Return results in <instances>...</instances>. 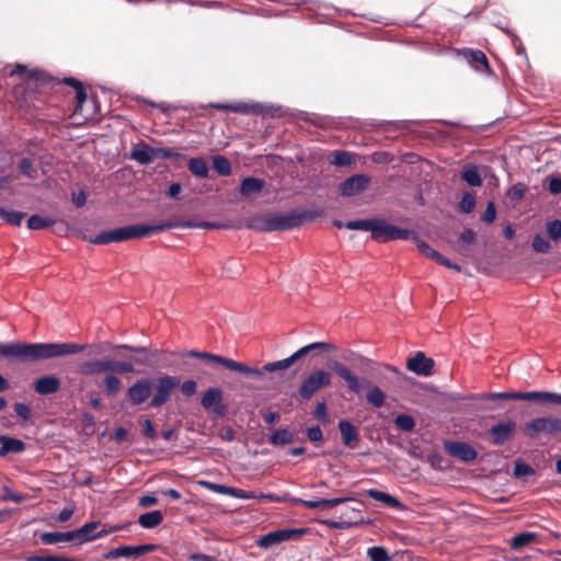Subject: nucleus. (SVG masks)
<instances>
[{
    "label": "nucleus",
    "instance_id": "39",
    "mask_svg": "<svg viewBox=\"0 0 561 561\" xmlns=\"http://www.w3.org/2000/svg\"><path fill=\"white\" fill-rule=\"evenodd\" d=\"M476 241V232L472 229H465L458 238V250L465 251L469 245Z\"/></svg>",
    "mask_w": 561,
    "mask_h": 561
},
{
    "label": "nucleus",
    "instance_id": "35",
    "mask_svg": "<svg viewBox=\"0 0 561 561\" xmlns=\"http://www.w3.org/2000/svg\"><path fill=\"white\" fill-rule=\"evenodd\" d=\"M25 214L18 210H7L0 207V218L5 220L8 224L19 227L22 224Z\"/></svg>",
    "mask_w": 561,
    "mask_h": 561
},
{
    "label": "nucleus",
    "instance_id": "27",
    "mask_svg": "<svg viewBox=\"0 0 561 561\" xmlns=\"http://www.w3.org/2000/svg\"><path fill=\"white\" fill-rule=\"evenodd\" d=\"M163 522V514L161 511H151L141 514L138 518V524L146 529L158 527Z\"/></svg>",
    "mask_w": 561,
    "mask_h": 561
},
{
    "label": "nucleus",
    "instance_id": "17",
    "mask_svg": "<svg viewBox=\"0 0 561 561\" xmlns=\"http://www.w3.org/2000/svg\"><path fill=\"white\" fill-rule=\"evenodd\" d=\"M348 497H335V499H321L317 501L302 500V499H290V501L295 504H300L306 508L311 510H323L328 507H334L342 503L347 502Z\"/></svg>",
    "mask_w": 561,
    "mask_h": 561
},
{
    "label": "nucleus",
    "instance_id": "19",
    "mask_svg": "<svg viewBox=\"0 0 561 561\" xmlns=\"http://www.w3.org/2000/svg\"><path fill=\"white\" fill-rule=\"evenodd\" d=\"M337 426L341 433L343 444L346 447L355 448L359 440V434L357 428L347 420H341Z\"/></svg>",
    "mask_w": 561,
    "mask_h": 561
},
{
    "label": "nucleus",
    "instance_id": "63",
    "mask_svg": "<svg viewBox=\"0 0 561 561\" xmlns=\"http://www.w3.org/2000/svg\"><path fill=\"white\" fill-rule=\"evenodd\" d=\"M87 202V194L83 190L72 194V203L76 207L81 208Z\"/></svg>",
    "mask_w": 561,
    "mask_h": 561
},
{
    "label": "nucleus",
    "instance_id": "23",
    "mask_svg": "<svg viewBox=\"0 0 561 561\" xmlns=\"http://www.w3.org/2000/svg\"><path fill=\"white\" fill-rule=\"evenodd\" d=\"M367 495L375 501H378L382 503L387 507L397 508V510H403L404 505L400 502L399 499L396 496H392L388 493H385L382 491L376 490V489H369L367 490Z\"/></svg>",
    "mask_w": 561,
    "mask_h": 561
},
{
    "label": "nucleus",
    "instance_id": "47",
    "mask_svg": "<svg viewBox=\"0 0 561 561\" xmlns=\"http://www.w3.org/2000/svg\"><path fill=\"white\" fill-rule=\"evenodd\" d=\"M25 561H80L76 558H68V557H61V556H37L32 554L25 557Z\"/></svg>",
    "mask_w": 561,
    "mask_h": 561
},
{
    "label": "nucleus",
    "instance_id": "60",
    "mask_svg": "<svg viewBox=\"0 0 561 561\" xmlns=\"http://www.w3.org/2000/svg\"><path fill=\"white\" fill-rule=\"evenodd\" d=\"M33 386H60V381L56 376H44L38 378Z\"/></svg>",
    "mask_w": 561,
    "mask_h": 561
},
{
    "label": "nucleus",
    "instance_id": "11",
    "mask_svg": "<svg viewBox=\"0 0 561 561\" xmlns=\"http://www.w3.org/2000/svg\"><path fill=\"white\" fill-rule=\"evenodd\" d=\"M158 546L153 543L140 545V546H121L108 550L103 554L106 560L118 559V558H139L148 552L157 550Z\"/></svg>",
    "mask_w": 561,
    "mask_h": 561
},
{
    "label": "nucleus",
    "instance_id": "52",
    "mask_svg": "<svg viewBox=\"0 0 561 561\" xmlns=\"http://www.w3.org/2000/svg\"><path fill=\"white\" fill-rule=\"evenodd\" d=\"M547 232L549 237L554 240H561V220L556 219L547 224Z\"/></svg>",
    "mask_w": 561,
    "mask_h": 561
},
{
    "label": "nucleus",
    "instance_id": "5",
    "mask_svg": "<svg viewBox=\"0 0 561 561\" xmlns=\"http://www.w3.org/2000/svg\"><path fill=\"white\" fill-rule=\"evenodd\" d=\"M307 214L298 210L288 213H267L253 217L248 227L260 232L289 230L302 225Z\"/></svg>",
    "mask_w": 561,
    "mask_h": 561
},
{
    "label": "nucleus",
    "instance_id": "34",
    "mask_svg": "<svg viewBox=\"0 0 561 561\" xmlns=\"http://www.w3.org/2000/svg\"><path fill=\"white\" fill-rule=\"evenodd\" d=\"M536 537L537 536L534 533H520L512 538L511 548L517 550L523 547H526L529 543L534 542L536 540Z\"/></svg>",
    "mask_w": 561,
    "mask_h": 561
},
{
    "label": "nucleus",
    "instance_id": "44",
    "mask_svg": "<svg viewBox=\"0 0 561 561\" xmlns=\"http://www.w3.org/2000/svg\"><path fill=\"white\" fill-rule=\"evenodd\" d=\"M367 401L374 407L379 408L383 404L385 393L380 388H370L366 394Z\"/></svg>",
    "mask_w": 561,
    "mask_h": 561
},
{
    "label": "nucleus",
    "instance_id": "2",
    "mask_svg": "<svg viewBox=\"0 0 561 561\" xmlns=\"http://www.w3.org/2000/svg\"><path fill=\"white\" fill-rule=\"evenodd\" d=\"M113 353L100 358H90L78 364L77 373L85 377H102L101 386H122V379H129L144 370H173L176 352L152 350L131 344H107Z\"/></svg>",
    "mask_w": 561,
    "mask_h": 561
},
{
    "label": "nucleus",
    "instance_id": "54",
    "mask_svg": "<svg viewBox=\"0 0 561 561\" xmlns=\"http://www.w3.org/2000/svg\"><path fill=\"white\" fill-rule=\"evenodd\" d=\"M199 484L202 486H204L205 489H207L211 492H215V493L229 495V492H230V486H227L224 484H218V483H214V482H209V481H201Z\"/></svg>",
    "mask_w": 561,
    "mask_h": 561
},
{
    "label": "nucleus",
    "instance_id": "49",
    "mask_svg": "<svg viewBox=\"0 0 561 561\" xmlns=\"http://www.w3.org/2000/svg\"><path fill=\"white\" fill-rule=\"evenodd\" d=\"M170 389L171 388H158L157 393L153 396V398L150 401V405L151 407H160L164 402H167V400L171 396Z\"/></svg>",
    "mask_w": 561,
    "mask_h": 561
},
{
    "label": "nucleus",
    "instance_id": "46",
    "mask_svg": "<svg viewBox=\"0 0 561 561\" xmlns=\"http://www.w3.org/2000/svg\"><path fill=\"white\" fill-rule=\"evenodd\" d=\"M531 247L538 253H548L551 249L549 241L541 234H536L533 238Z\"/></svg>",
    "mask_w": 561,
    "mask_h": 561
},
{
    "label": "nucleus",
    "instance_id": "41",
    "mask_svg": "<svg viewBox=\"0 0 561 561\" xmlns=\"http://www.w3.org/2000/svg\"><path fill=\"white\" fill-rule=\"evenodd\" d=\"M367 556L370 561H391L388 551L380 546H374L367 549Z\"/></svg>",
    "mask_w": 561,
    "mask_h": 561
},
{
    "label": "nucleus",
    "instance_id": "15",
    "mask_svg": "<svg viewBox=\"0 0 561 561\" xmlns=\"http://www.w3.org/2000/svg\"><path fill=\"white\" fill-rule=\"evenodd\" d=\"M445 450L451 457H455L466 462L473 461L478 457V453L476 451V449L467 443L446 442Z\"/></svg>",
    "mask_w": 561,
    "mask_h": 561
},
{
    "label": "nucleus",
    "instance_id": "38",
    "mask_svg": "<svg viewBox=\"0 0 561 561\" xmlns=\"http://www.w3.org/2000/svg\"><path fill=\"white\" fill-rule=\"evenodd\" d=\"M396 426L404 432H411L415 427L414 419L409 414H399L394 419Z\"/></svg>",
    "mask_w": 561,
    "mask_h": 561
},
{
    "label": "nucleus",
    "instance_id": "26",
    "mask_svg": "<svg viewBox=\"0 0 561 561\" xmlns=\"http://www.w3.org/2000/svg\"><path fill=\"white\" fill-rule=\"evenodd\" d=\"M265 185V181L259 178L249 176L242 180L240 185V194L242 196H251L260 193Z\"/></svg>",
    "mask_w": 561,
    "mask_h": 561
},
{
    "label": "nucleus",
    "instance_id": "61",
    "mask_svg": "<svg viewBox=\"0 0 561 561\" xmlns=\"http://www.w3.org/2000/svg\"><path fill=\"white\" fill-rule=\"evenodd\" d=\"M142 434L151 439L156 438L157 432L150 420H145L142 423Z\"/></svg>",
    "mask_w": 561,
    "mask_h": 561
},
{
    "label": "nucleus",
    "instance_id": "21",
    "mask_svg": "<svg viewBox=\"0 0 561 561\" xmlns=\"http://www.w3.org/2000/svg\"><path fill=\"white\" fill-rule=\"evenodd\" d=\"M38 538L44 545H56L59 542H70L77 540L75 531H44L38 535Z\"/></svg>",
    "mask_w": 561,
    "mask_h": 561
},
{
    "label": "nucleus",
    "instance_id": "45",
    "mask_svg": "<svg viewBox=\"0 0 561 561\" xmlns=\"http://www.w3.org/2000/svg\"><path fill=\"white\" fill-rule=\"evenodd\" d=\"M513 473L516 478H524V477L534 474L535 470L530 465H528L522 460H517L514 463V472Z\"/></svg>",
    "mask_w": 561,
    "mask_h": 561
},
{
    "label": "nucleus",
    "instance_id": "8",
    "mask_svg": "<svg viewBox=\"0 0 561 561\" xmlns=\"http://www.w3.org/2000/svg\"><path fill=\"white\" fill-rule=\"evenodd\" d=\"M307 533H309L308 528L277 529L275 531H271V533H267V534L261 536L256 540V545L261 548L267 549L272 546H275V545H278V543H282L285 541L298 540Z\"/></svg>",
    "mask_w": 561,
    "mask_h": 561
},
{
    "label": "nucleus",
    "instance_id": "3",
    "mask_svg": "<svg viewBox=\"0 0 561 561\" xmlns=\"http://www.w3.org/2000/svg\"><path fill=\"white\" fill-rule=\"evenodd\" d=\"M88 345L77 343H0V357L10 362L32 363L83 352Z\"/></svg>",
    "mask_w": 561,
    "mask_h": 561
},
{
    "label": "nucleus",
    "instance_id": "30",
    "mask_svg": "<svg viewBox=\"0 0 561 561\" xmlns=\"http://www.w3.org/2000/svg\"><path fill=\"white\" fill-rule=\"evenodd\" d=\"M56 222L50 217H43L41 215H32L27 219L26 226L30 230H41L51 227Z\"/></svg>",
    "mask_w": 561,
    "mask_h": 561
},
{
    "label": "nucleus",
    "instance_id": "12",
    "mask_svg": "<svg viewBox=\"0 0 561 561\" xmlns=\"http://www.w3.org/2000/svg\"><path fill=\"white\" fill-rule=\"evenodd\" d=\"M370 183L367 174H354L339 185V193L343 197H352L365 192Z\"/></svg>",
    "mask_w": 561,
    "mask_h": 561
},
{
    "label": "nucleus",
    "instance_id": "9",
    "mask_svg": "<svg viewBox=\"0 0 561 561\" xmlns=\"http://www.w3.org/2000/svg\"><path fill=\"white\" fill-rule=\"evenodd\" d=\"M489 398H502V399H523L528 401H536L540 404H553L561 405V394L546 391H530V392H502V393H490Z\"/></svg>",
    "mask_w": 561,
    "mask_h": 561
},
{
    "label": "nucleus",
    "instance_id": "62",
    "mask_svg": "<svg viewBox=\"0 0 561 561\" xmlns=\"http://www.w3.org/2000/svg\"><path fill=\"white\" fill-rule=\"evenodd\" d=\"M138 504L144 508L151 507L158 504V499L153 495L146 494L139 497Z\"/></svg>",
    "mask_w": 561,
    "mask_h": 561
},
{
    "label": "nucleus",
    "instance_id": "13",
    "mask_svg": "<svg viewBox=\"0 0 561 561\" xmlns=\"http://www.w3.org/2000/svg\"><path fill=\"white\" fill-rule=\"evenodd\" d=\"M222 393L220 388H208L202 398V405L205 410L216 416H225L228 408L221 402Z\"/></svg>",
    "mask_w": 561,
    "mask_h": 561
},
{
    "label": "nucleus",
    "instance_id": "25",
    "mask_svg": "<svg viewBox=\"0 0 561 561\" xmlns=\"http://www.w3.org/2000/svg\"><path fill=\"white\" fill-rule=\"evenodd\" d=\"M65 83L68 84V85L73 87L75 90H76L77 105L75 107L73 114L75 115L82 114L83 105L88 101V96H87V93H85V90H84L82 83L80 81H78L77 79H75V78H66L65 79Z\"/></svg>",
    "mask_w": 561,
    "mask_h": 561
},
{
    "label": "nucleus",
    "instance_id": "31",
    "mask_svg": "<svg viewBox=\"0 0 561 561\" xmlns=\"http://www.w3.org/2000/svg\"><path fill=\"white\" fill-rule=\"evenodd\" d=\"M294 442V434L287 428L276 430L270 437V443L274 446L288 445Z\"/></svg>",
    "mask_w": 561,
    "mask_h": 561
},
{
    "label": "nucleus",
    "instance_id": "6",
    "mask_svg": "<svg viewBox=\"0 0 561 561\" xmlns=\"http://www.w3.org/2000/svg\"><path fill=\"white\" fill-rule=\"evenodd\" d=\"M371 238L377 242L417 239L415 231L388 224L385 219H374Z\"/></svg>",
    "mask_w": 561,
    "mask_h": 561
},
{
    "label": "nucleus",
    "instance_id": "57",
    "mask_svg": "<svg viewBox=\"0 0 561 561\" xmlns=\"http://www.w3.org/2000/svg\"><path fill=\"white\" fill-rule=\"evenodd\" d=\"M313 416L322 423H329V415L327 411V404L324 401L319 402L313 411Z\"/></svg>",
    "mask_w": 561,
    "mask_h": 561
},
{
    "label": "nucleus",
    "instance_id": "42",
    "mask_svg": "<svg viewBox=\"0 0 561 561\" xmlns=\"http://www.w3.org/2000/svg\"><path fill=\"white\" fill-rule=\"evenodd\" d=\"M374 219H358L345 222V228L350 230L370 231L373 229Z\"/></svg>",
    "mask_w": 561,
    "mask_h": 561
},
{
    "label": "nucleus",
    "instance_id": "59",
    "mask_svg": "<svg viewBox=\"0 0 561 561\" xmlns=\"http://www.w3.org/2000/svg\"><path fill=\"white\" fill-rule=\"evenodd\" d=\"M307 437L311 443H320L323 440V433L320 426H311L307 430Z\"/></svg>",
    "mask_w": 561,
    "mask_h": 561
},
{
    "label": "nucleus",
    "instance_id": "50",
    "mask_svg": "<svg viewBox=\"0 0 561 561\" xmlns=\"http://www.w3.org/2000/svg\"><path fill=\"white\" fill-rule=\"evenodd\" d=\"M14 412L22 423H26L31 419V408L22 402H16L13 405Z\"/></svg>",
    "mask_w": 561,
    "mask_h": 561
},
{
    "label": "nucleus",
    "instance_id": "64",
    "mask_svg": "<svg viewBox=\"0 0 561 561\" xmlns=\"http://www.w3.org/2000/svg\"><path fill=\"white\" fill-rule=\"evenodd\" d=\"M548 188L552 194L561 193V179L560 178H551L548 183Z\"/></svg>",
    "mask_w": 561,
    "mask_h": 561
},
{
    "label": "nucleus",
    "instance_id": "16",
    "mask_svg": "<svg viewBox=\"0 0 561 561\" xmlns=\"http://www.w3.org/2000/svg\"><path fill=\"white\" fill-rule=\"evenodd\" d=\"M363 523L360 511L355 508L345 511V513L340 516L339 520L327 522V524L334 529H350Z\"/></svg>",
    "mask_w": 561,
    "mask_h": 561
},
{
    "label": "nucleus",
    "instance_id": "33",
    "mask_svg": "<svg viewBox=\"0 0 561 561\" xmlns=\"http://www.w3.org/2000/svg\"><path fill=\"white\" fill-rule=\"evenodd\" d=\"M213 168L219 175H229L231 173L230 161L220 154L213 157Z\"/></svg>",
    "mask_w": 561,
    "mask_h": 561
},
{
    "label": "nucleus",
    "instance_id": "56",
    "mask_svg": "<svg viewBox=\"0 0 561 561\" xmlns=\"http://www.w3.org/2000/svg\"><path fill=\"white\" fill-rule=\"evenodd\" d=\"M229 496H232L236 499H241V500H250V499H254L256 496V492L230 486Z\"/></svg>",
    "mask_w": 561,
    "mask_h": 561
},
{
    "label": "nucleus",
    "instance_id": "37",
    "mask_svg": "<svg viewBox=\"0 0 561 561\" xmlns=\"http://www.w3.org/2000/svg\"><path fill=\"white\" fill-rule=\"evenodd\" d=\"M157 386H197V381L195 379H187L181 382L179 376H162L158 379Z\"/></svg>",
    "mask_w": 561,
    "mask_h": 561
},
{
    "label": "nucleus",
    "instance_id": "24",
    "mask_svg": "<svg viewBox=\"0 0 561 561\" xmlns=\"http://www.w3.org/2000/svg\"><path fill=\"white\" fill-rule=\"evenodd\" d=\"M468 62L478 71L488 72L490 66L485 54L480 49H469L466 53Z\"/></svg>",
    "mask_w": 561,
    "mask_h": 561
},
{
    "label": "nucleus",
    "instance_id": "22",
    "mask_svg": "<svg viewBox=\"0 0 561 561\" xmlns=\"http://www.w3.org/2000/svg\"><path fill=\"white\" fill-rule=\"evenodd\" d=\"M0 456L5 457L9 454H20L25 450L23 440L14 437L0 435Z\"/></svg>",
    "mask_w": 561,
    "mask_h": 561
},
{
    "label": "nucleus",
    "instance_id": "7",
    "mask_svg": "<svg viewBox=\"0 0 561 561\" xmlns=\"http://www.w3.org/2000/svg\"><path fill=\"white\" fill-rule=\"evenodd\" d=\"M541 433L549 435L561 433V419L552 416L536 417L524 426V434L529 438H536Z\"/></svg>",
    "mask_w": 561,
    "mask_h": 561
},
{
    "label": "nucleus",
    "instance_id": "55",
    "mask_svg": "<svg viewBox=\"0 0 561 561\" xmlns=\"http://www.w3.org/2000/svg\"><path fill=\"white\" fill-rule=\"evenodd\" d=\"M526 186L523 183L514 184L507 192V195L513 201H519L525 196Z\"/></svg>",
    "mask_w": 561,
    "mask_h": 561
},
{
    "label": "nucleus",
    "instance_id": "18",
    "mask_svg": "<svg viewBox=\"0 0 561 561\" xmlns=\"http://www.w3.org/2000/svg\"><path fill=\"white\" fill-rule=\"evenodd\" d=\"M153 152L154 147H151L144 141H139L131 148L130 159L137 161L139 164L147 165L154 161Z\"/></svg>",
    "mask_w": 561,
    "mask_h": 561
},
{
    "label": "nucleus",
    "instance_id": "43",
    "mask_svg": "<svg viewBox=\"0 0 561 561\" xmlns=\"http://www.w3.org/2000/svg\"><path fill=\"white\" fill-rule=\"evenodd\" d=\"M19 171L31 180L37 178V171L30 158H23L19 163Z\"/></svg>",
    "mask_w": 561,
    "mask_h": 561
},
{
    "label": "nucleus",
    "instance_id": "51",
    "mask_svg": "<svg viewBox=\"0 0 561 561\" xmlns=\"http://www.w3.org/2000/svg\"><path fill=\"white\" fill-rule=\"evenodd\" d=\"M416 247L423 255H425L426 257H430L434 261H437V259L440 254L439 252L434 250L430 244H427L426 242H424L422 240H417Z\"/></svg>",
    "mask_w": 561,
    "mask_h": 561
},
{
    "label": "nucleus",
    "instance_id": "40",
    "mask_svg": "<svg viewBox=\"0 0 561 561\" xmlns=\"http://www.w3.org/2000/svg\"><path fill=\"white\" fill-rule=\"evenodd\" d=\"M476 207V198L474 196L466 192L462 194L461 201L459 202L458 209L462 214H470L473 211Z\"/></svg>",
    "mask_w": 561,
    "mask_h": 561
},
{
    "label": "nucleus",
    "instance_id": "58",
    "mask_svg": "<svg viewBox=\"0 0 561 561\" xmlns=\"http://www.w3.org/2000/svg\"><path fill=\"white\" fill-rule=\"evenodd\" d=\"M495 218H496L495 205L493 202H489L483 215L481 216V220L486 224H492V222H494Z\"/></svg>",
    "mask_w": 561,
    "mask_h": 561
},
{
    "label": "nucleus",
    "instance_id": "28",
    "mask_svg": "<svg viewBox=\"0 0 561 561\" xmlns=\"http://www.w3.org/2000/svg\"><path fill=\"white\" fill-rule=\"evenodd\" d=\"M461 180H463L469 186H481L482 178L479 173L478 167L474 164H469L465 167L460 175Z\"/></svg>",
    "mask_w": 561,
    "mask_h": 561
},
{
    "label": "nucleus",
    "instance_id": "14",
    "mask_svg": "<svg viewBox=\"0 0 561 561\" xmlns=\"http://www.w3.org/2000/svg\"><path fill=\"white\" fill-rule=\"evenodd\" d=\"M516 432V423L512 420L500 422L493 425L489 433L494 445L501 446L510 442Z\"/></svg>",
    "mask_w": 561,
    "mask_h": 561
},
{
    "label": "nucleus",
    "instance_id": "36",
    "mask_svg": "<svg viewBox=\"0 0 561 561\" xmlns=\"http://www.w3.org/2000/svg\"><path fill=\"white\" fill-rule=\"evenodd\" d=\"M151 388H128V398L134 404L145 402L151 394Z\"/></svg>",
    "mask_w": 561,
    "mask_h": 561
},
{
    "label": "nucleus",
    "instance_id": "10",
    "mask_svg": "<svg viewBox=\"0 0 561 561\" xmlns=\"http://www.w3.org/2000/svg\"><path fill=\"white\" fill-rule=\"evenodd\" d=\"M405 366L408 370L417 376L428 377L434 374L435 362L420 351L407 358Z\"/></svg>",
    "mask_w": 561,
    "mask_h": 561
},
{
    "label": "nucleus",
    "instance_id": "29",
    "mask_svg": "<svg viewBox=\"0 0 561 561\" xmlns=\"http://www.w3.org/2000/svg\"><path fill=\"white\" fill-rule=\"evenodd\" d=\"M187 167L195 176L205 179L209 174L208 164L203 158H191Z\"/></svg>",
    "mask_w": 561,
    "mask_h": 561
},
{
    "label": "nucleus",
    "instance_id": "53",
    "mask_svg": "<svg viewBox=\"0 0 561 561\" xmlns=\"http://www.w3.org/2000/svg\"><path fill=\"white\" fill-rule=\"evenodd\" d=\"M332 162L337 167H347L352 163V154L347 151H335Z\"/></svg>",
    "mask_w": 561,
    "mask_h": 561
},
{
    "label": "nucleus",
    "instance_id": "20",
    "mask_svg": "<svg viewBox=\"0 0 561 561\" xmlns=\"http://www.w3.org/2000/svg\"><path fill=\"white\" fill-rule=\"evenodd\" d=\"M211 107L222 111H230L233 113H240V114H250V113H260L261 112V104L259 103H244V102H238L232 104H225V103H214L211 104Z\"/></svg>",
    "mask_w": 561,
    "mask_h": 561
},
{
    "label": "nucleus",
    "instance_id": "48",
    "mask_svg": "<svg viewBox=\"0 0 561 561\" xmlns=\"http://www.w3.org/2000/svg\"><path fill=\"white\" fill-rule=\"evenodd\" d=\"M182 157L180 152L173 151L170 148H156L153 152L154 160L161 159V160H168V159H176Z\"/></svg>",
    "mask_w": 561,
    "mask_h": 561
},
{
    "label": "nucleus",
    "instance_id": "4",
    "mask_svg": "<svg viewBox=\"0 0 561 561\" xmlns=\"http://www.w3.org/2000/svg\"><path fill=\"white\" fill-rule=\"evenodd\" d=\"M222 226L209 221H194V220H168L157 225L137 224L130 226L119 227L113 230H105L99 234L90 238L88 241L92 244H108L113 242H122L130 239H139L148 237L158 232L169 229L182 228H204V229H218Z\"/></svg>",
    "mask_w": 561,
    "mask_h": 561
},
{
    "label": "nucleus",
    "instance_id": "1",
    "mask_svg": "<svg viewBox=\"0 0 561 561\" xmlns=\"http://www.w3.org/2000/svg\"><path fill=\"white\" fill-rule=\"evenodd\" d=\"M205 368L227 370L247 380L280 385L305 377L302 387H328L335 379L348 387L373 386L385 380L401 383V370L382 364L364 354L331 341H317L296 350L288 357L265 363L262 366L248 364L201 351H178L174 374L199 377Z\"/></svg>",
    "mask_w": 561,
    "mask_h": 561
},
{
    "label": "nucleus",
    "instance_id": "32",
    "mask_svg": "<svg viewBox=\"0 0 561 561\" xmlns=\"http://www.w3.org/2000/svg\"><path fill=\"white\" fill-rule=\"evenodd\" d=\"M99 522H90L81 526L79 529H75V535L77 540L81 543L85 541L93 540L91 534L98 528Z\"/></svg>",
    "mask_w": 561,
    "mask_h": 561
}]
</instances>
